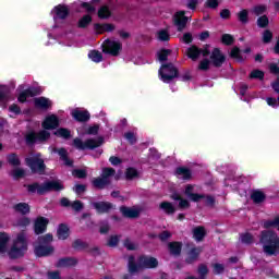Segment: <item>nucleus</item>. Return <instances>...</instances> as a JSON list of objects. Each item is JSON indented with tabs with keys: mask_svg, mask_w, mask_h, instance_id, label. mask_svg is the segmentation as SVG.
Segmentation results:
<instances>
[{
	"mask_svg": "<svg viewBox=\"0 0 279 279\" xmlns=\"http://www.w3.org/2000/svg\"><path fill=\"white\" fill-rule=\"evenodd\" d=\"M10 241H12V235L8 232L0 231V254H8L9 258H21V256H25L28 246L27 233L25 231L17 233L11 245Z\"/></svg>",
	"mask_w": 279,
	"mask_h": 279,
	"instance_id": "nucleus-1",
	"label": "nucleus"
},
{
	"mask_svg": "<svg viewBox=\"0 0 279 279\" xmlns=\"http://www.w3.org/2000/svg\"><path fill=\"white\" fill-rule=\"evenodd\" d=\"M128 267L129 274H138L142 269H156L158 267V259L151 256H141L136 264L134 257L130 256Z\"/></svg>",
	"mask_w": 279,
	"mask_h": 279,
	"instance_id": "nucleus-2",
	"label": "nucleus"
},
{
	"mask_svg": "<svg viewBox=\"0 0 279 279\" xmlns=\"http://www.w3.org/2000/svg\"><path fill=\"white\" fill-rule=\"evenodd\" d=\"M260 242L264 245V252L268 256H274L279 252V236L274 231H264Z\"/></svg>",
	"mask_w": 279,
	"mask_h": 279,
	"instance_id": "nucleus-3",
	"label": "nucleus"
},
{
	"mask_svg": "<svg viewBox=\"0 0 279 279\" xmlns=\"http://www.w3.org/2000/svg\"><path fill=\"white\" fill-rule=\"evenodd\" d=\"M28 193H38V195H45V193H49V191H62L64 189V185H62L61 181L54 180V181H48L44 184H29L26 186Z\"/></svg>",
	"mask_w": 279,
	"mask_h": 279,
	"instance_id": "nucleus-4",
	"label": "nucleus"
},
{
	"mask_svg": "<svg viewBox=\"0 0 279 279\" xmlns=\"http://www.w3.org/2000/svg\"><path fill=\"white\" fill-rule=\"evenodd\" d=\"M73 145L74 147H76V149H95L96 147H100V145H104V138H90L83 142L82 140L76 137L73 141Z\"/></svg>",
	"mask_w": 279,
	"mask_h": 279,
	"instance_id": "nucleus-5",
	"label": "nucleus"
},
{
	"mask_svg": "<svg viewBox=\"0 0 279 279\" xmlns=\"http://www.w3.org/2000/svg\"><path fill=\"white\" fill-rule=\"evenodd\" d=\"M159 76L161 82L169 84V82L178 77V69H175V66H173L171 63L162 64L159 70Z\"/></svg>",
	"mask_w": 279,
	"mask_h": 279,
	"instance_id": "nucleus-6",
	"label": "nucleus"
},
{
	"mask_svg": "<svg viewBox=\"0 0 279 279\" xmlns=\"http://www.w3.org/2000/svg\"><path fill=\"white\" fill-rule=\"evenodd\" d=\"M26 165L34 173H43V171H45V161L39 155H31L27 157Z\"/></svg>",
	"mask_w": 279,
	"mask_h": 279,
	"instance_id": "nucleus-7",
	"label": "nucleus"
},
{
	"mask_svg": "<svg viewBox=\"0 0 279 279\" xmlns=\"http://www.w3.org/2000/svg\"><path fill=\"white\" fill-rule=\"evenodd\" d=\"M112 175H114V169L104 168L101 177L93 181L94 186H96V189H104V186H108V184H110V178H112Z\"/></svg>",
	"mask_w": 279,
	"mask_h": 279,
	"instance_id": "nucleus-8",
	"label": "nucleus"
},
{
	"mask_svg": "<svg viewBox=\"0 0 279 279\" xmlns=\"http://www.w3.org/2000/svg\"><path fill=\"white\" fill-rule=\"evenodd\" d=\"M104 53H109L110 56H119L121 51V43L114 40H106L102 44Z\"/></svg>",
	"mask_w": 279,
	"mask_h": 279,
	"instance_id": "nucleus-9",
	"label": "nucleus"
},
{
	"mask_svg": "<svg viewBox=\"0 0 279 279\" xmlns=\"http://www.w3.org/2000/svg\"><path fill=\"white\" fill-rule=\"evenodd\" d=\"M51 134L49 131H41L39 133H28L26 135V142L32 145V143H43V141H47Z\"/></svg>",
	"mask_w": 279,
	"mask_h": 279,
	"instance_id": "nucleus-10",
	"label": "nucleus"
},
{
	"mask_svg": "<svg viewBox=\"0 0 279 279\" xmlns=\"http://www.w3.org/2000/svg\"><path fill=\"white\" fill-rule=\"evenodd\" d=\"M201 56H203V58H207V56H210V50L208 48L199 49L197 46H192L187 49V57L191 60L195 61Z\"/></svg>",
	"mask_w": 279,
	"mask_h": 279,
	"instance_id": "nucleus-11",
	"label": "nucleus"
},
{
	"mask_svg": "<svg viewBox=\"0 0 279 279\" xmlns=\"http://www.w3.org/2000/svg\"><path fill=\"white\" fill-rule=\"evenodd\" d=\"M186 12L179 11L174 14V25L178 27L179 32H182L186 27V23H189V16L185 15Z\"/></svg>",
	"mask_w": 279,
	"mask_h": 279,
	"instance_id": "nucleus-12",
	"label": "nucleus"
},
{
	"mask_svg": "<svg viewBox=\"0 0 279 279\" xmlns=\"http://www.w3.org/2000/svg\"><path fill=\"white\" fill-rule=\"evenodd\" d=\"M54 21H64L69 16V8L59 4L52 10Z\"/></svg>",
	"mask_w": 279,
	"mask_h": 279,
	"instance_id": "nucleus-13",
	"label": "nucleus"
},
{
	"mask_svg": "<svg viewBox=\"0 0 279 279\" xmlns=\"http://www.w3.org/2000/svg\"><path fill=\"white\" fill-rule=\"evenodd\" d=\"M58 125H60V120L56 114L48 116L43 122V128L45 130H56Z\"/></svg>",
	"mask_w": 279,
	"mask_h": 279,
	"instance_id": "nucleus-14",
	"label": "nucleus"
},
{
	"mask_svg": "<svg viewBox=\"0 0 279 279\" xmlns=\"http://www.w3.org/2000/svg\"><path fill=\"white\" fill-rule=\"evenodd\" d=\"M184 195H186L189 197V199H191L192 202H199V199H202V197H204V196L197 194V186H195V185H186Z\"/></svg>",
	"mask_w": 279,
	"mask_h": 279,
	"instance_id": "nucleus-15",
	"label": "nucleus"
},
{
	"mask_svg": "<svg viewBox=\"0 0 279 279\" xmlns=\"http://www.w3.org/2000/svg\"><path fill=\"white\" fill-rule=\"evenodd\" d=\"M120 210L123 217H128L129 219H136L141 215L140 207H121Z\"/></svg>",
	"mask_w": 279,
	"mask_h": 279,
	"instance_id": "nucleus-16",
	"label": "nucleus"
},
{
	"mask_svg": "<svg viewBox=\"0 0 279 279\" xmlns=\"http://www.w3.org/2000/svg\"><path fill=\"white\" fill-rule=\"evenodd\" d=\"M210 60L214 66H221L226 60V57H223V54L221 53V50H219L218 48H215L211 51Z\"/></svg>",
	"mask_w": 279,
	"mask_h": 279,
	"instance_id": "nucleus-17",
	"label": "nucleus"
},
{
	"mask_svg": "<svg viewBox=\"0 0 279 279\" xmlns=\"http://www.w3.org/2000/svg\"><path fill=\"white\" fill-rule=\"evenodd\" d=\"M49 225V219L45 217H39L35 220V234H43L45 230H47V226Z\"/></svg>",
	"mask_w": 279,
	"mask_h": 279,
	"instance_id": "nucleus-18",
	"label": "nucleus"
},
{
	"mask_svg": "<svg viewBox=\"0 0 279 279\" xmlns=\"http://www.w3.org/2000/svg\"><path fill=\"white\" fill-rule=\"evenodd\" d=\"M71 114L75 121H88L90 119V113L81 109H73Z\"/></svg>",
	"mask_w": 279,
	"mask_h": 279,
	"instance_id": "nucleus-19",
	"label": "nucleus"
},
{
	"mask_svg": "<svg viewBox=\"0 0 279 279\" xmlns=\"http://www.w3.org/2000/svg\"><path fill=\"white\" fill-rule=\"evenodd\" d=\"M36 256H49L53 254V248L50 245H37L35 246Z\"/></svg>",
	"mask_w": 279,
	"mask_h": 279,
	"instance_id": "nucleus-20",
	"label": "nucleus"
},
{
	"mask_svg": "<svg viewBox=\"0 0 279 279\" xmlns=\"http://www.w3.org/2000/svg\"><path fill=\"white\" fill-rule=\"evenodd\" d=\"M71 234L69 227L66 225H60L57 230V236L60 239V241H65V239H69V235Z\"/></svg>",
	"mask_w": 279,
	"mask_h": 279,
	"instance_id": "nucleus-21",
	"label": "nucleus"
},
{
	"mask_svg": "<svg viewBox=\"0 0 279 279\" xmlns=\"http://www.w3.org/2000/svg\"><path fill=\"white\" fill-rule=\"evenodd\" d=\"M35 106L41 110H47V108H51V100L45 97L35 98Z\"/></svg>",
	"mask_w": 279,
	"mask_h": 279,
	"instance_id": "nucleus-22",
	"label": "nucleus"
},
{
	"mask_svg": "<svg viewBox=\"0 0 279 279\" xmlns=\"http://www.w3.org/2000/svg\"><path fill=\"white\" fill-rule=\"evenodd\" d=\"M52 151L54 154H59L61 160H63L64 165H66L68 167H71V165H73V161H71L68 157V153H66V149L64 148H53Z\"/></svg>",
	"mask_w": 279,
	"mask_h": 279,
	"instance_id": "nucleus-23",
	"label": "nucleus"
},
{
	"mask_svg": "<svg viewBox=\"0 0 279 279\" xmlns=\"http://www.w3.org/2000/svg\"><path fill=\"white\" fill-rule=\"evenodd\" d=\"M74 265H77V259L73 257L61 258L57 263V267H74Z\"/></svg>",
	"mask_w": 279,
	"mask_h": 279,
	"instance_id": "nucleus-24",
	"label": "nucleus"
},
{
	"mask_svg": "<svg viewBox=\"0 0 279 279\" xmlns=\"http://www.w3.org/2000/svg\"><path fill=\"white\" fill-rule=\"evenodd\" d=\"M238 21L242 23V25H247L250 23V11L243 9L236 13Z\"/></svg>",
	"mask_w": 279,
	"mask_h": 279,
	"instance_id": "nucleus-25",
	"label": "nucleus"
},
{
	"mask_svg": "<svg viewBox=\"0 0 279 279\" xmlns=\"http://www.w3.org/2000/svg\"><path fill=\"white\" fill-rule=\"evenodd\" d=\"M177 177L179 180H191V170L181 167L177 169Z\"/></svg>",
	"mask_w": 279,
	"mask_h": 279,
	"instance_id": "nucleus-26",
	"label": "nucleus"
},
{
	"mask_svg": "<svg viewBox=\"0 0 279 279\" xmlns=\"http://www.w3.org/2000/svg\"><path fill=\"white\" fill-rule=\"evenodd\" d=\"M13 210H15V213H20L21 215H27L29 214V205L27 203H19L13 206Z\"/></svg>",
	"mask_w": 279,
	"mask_h": 279,
	"instance_id": "nucleus-27",
	"label": "nucleus"
},
{
	"mask_svg": "<svg viewBox=\"0 0 279 279\" xmlns=\"http://www.w3.org/2000/svg\"><path fill=\"white\" fill-rule=\"evenodd\" d=\"M34 95H36V89L28 88L20 94L19 101H21V104H25V101H27V97H34Z\"/></svg>",
	"mask_w": 279,
	"mask_h": 279,
	"instance_id": "nucleus-28",
	"label": "nucleus"
},
{
	"mask_svg": "<svg viewBox=\"0 0 279 279\" xmlns=\"http://www.w3.org/2000/svg\"><path fill=\"white\" fill-rule=\"evenodd\" d=\"M193 236L195 241H203L206 236V229L204 227H196L193 229Z\"/></svg>",
	"mask_w": 279,
	"mask_h": 279,
	"instance_id": "nucleus-29",
	"label": "nucleus"
},
{
	"mask_svg": "<svg viewBox=\"0 0 279 279\" xmlns=\"http://www.w3.org/2000/svg\"><path fill=\"white\" fill-rule=\"evenodd\" d=\"M199 254H202V247L192 248L187 254V263H193V260H197Z\"/></svg>",
	"mask_w": 279,
	"mask_h": 279,
	"instance_id": "nucleus-30",
	"label": "nucleus"
},
{
	"mask_svg": "<svg viewBox=\"0 0 279 279\" xmlns=\"http://www.w3.org/2000/svg\"><path fill=\"white\" fill-rule=\"evenodd\" d=\"M170 254H173V256H178L182 252V244L179 242H171L169 245Z\"/></svg>",
	"mask_w": 279,
	"mask_h": 279,
	"instance_id": "nucleus-31",
	"label": "nucleus"
},
{
	"mask_svg": "<svg viewBox=\"0 0 279 279\" xmlns=\"http://www.w3.org/2000/svg\"><path fill=\"white\" fill-rule=\"evenodd\" d=\"M94 208H96V210L98 213H108V210H110V208H112V204H110V203H94Z\"/></svg>",
	"mask_w": 279,
	"mask_h": 279,
	"instance_id": "nucleus-32",
	"label": "nucleus"
},
{
	"mask_svg": "<svg viewBox=\"0 0 279 279\" xmlns=\"http://www.w3.org/2000/svg\"><path fill=\"white\" fill-rule=\"evenodd\" d=\"M88 58L92 62L99 63L104 60V56L98 50H92L88 52Z\"/></svg>",
	"mask_w": 279,
	"mask_h": 279,
	"instance_id": "nucleus-33",
	"label": "nucleus"
},
{
	"mask_svg": "<svg viewBox=\"0 0 279 279\" xmlns=\"http://www.w3.org/2000/svg\"><path fill=\"white\" fill-rule=\"evenodd\" d=\"M95 29L98 34H104V32H112L114 29V25L112 24H96Z\"/></svg>",
	"mask_w": 279,
	"mask_h": 279,
	"instance_id": "nucleus-34",
	"label": "nucleus"
},
{
	"mask_svg": "<svg viewBox=\"0 0 279 279\" xmlns=\"http://www.w3.org/2000/svg\"><path fill=\"white\" fill-rule=\"evenodd\" d=\"M29 223H32V220H29V218H27V217H22V218L15 220V221L13 222V226H14L15 228H27V226H29Z\"/></svg>",
	"mask_w": 279,
	"mask_h": 279,
	"instance_id": "nucleus-35",
	"label": "nucleus"
},
{
	"mask_svg": "<svg viewBox=\"0 0 279 279\" xmlns=\"http://www.w3.org/2000/svg\"><path fill=\"white\" fill-rule=\"evenodd\" d=\"M172 199L179 202V208H189L191 206V203H189L186 199H183L179 194L172 195Z\"/></svg>",
	"mask_w": 279,
	"mask_h": 279,
	"instance_id": "nucleus-36",
	"label": "nucleus"
},
{
	"mask_svg": "<svg viewBox=\"0 0 279 279\" xmlns=\"http://www.w3.org/2000/svg\"><path fill=\"white\" fill-rule=\"evenodd\" d=\"M160 208L161 210H165L167 215H173V213H175V207L169 202L161 203Z\"/></svg>",
	"mask_w": 279,
	"mask_h": 279,
	"instance_id": "nucleus-37",
	"label": "nucleus"
},
{
	"mask_svg": "<svg viewBox=\"0 0 279 279\" xmlns=\"http://www.w3.org/2000/svg\"><path fill=\"white\" fill-rule=\"evenodd\" d=\"M8 101V86H0V106H5Z\"/></svg>",
	"mask_w": 279,
	"mask_h": 279,
	"instance_id": "nucleus-38",
	"label": "nucleus"
},
{
	"mask_svg": "<svg viewBox=\"0 0 279 279\" xmlns=\"http://www.w3.org/2000/svg\"><path fill=\"white\" fill-rule=\"evenodd\" d=\"M10 175L13 177L14 180H20V178L25 177V170L22 168H15L11 171Z\"/></svg>",
	"mask_w": 279,
	"mask_h": 279,
	"instance_id": "nucleus-39",
	"label": "nucleus"
},
{
	"mask_svg": "<svg viewBox=\"0 0 279 279\" xmlns=\"http://www.w3.org/2000/svg\"><path fill=\"white\" fill-rule=\"evenodd\" d=\"M251 197L255 204H260V202L265 201V194L259 191L254 192Z\"/></svg>",
	"mask_w": 279,
	"mask_h": 279,
	"instance_id": "nucleus-40",
	"label": "nucleus"
},
{
	"mask_svg": "<svg viewBox=\"0 0 279 279\" xmlns=\"http://www.w3.org/2000/svg\"><path fill=\"white\" fill-rule=\"evenodd\" d=\"M7 160L9 165H12L13 167H19V165H21V160L19 159V156H16L15 154L9 155L7 157Z\"/></svg>",
	"mask_w": 279,
	"mask_h": 279,
	"instance_id": "nucleus-41",
	"label": "nucleus"
},
{
	"mask_svg": "<svg viewBox=\"0 0 279 279\" xmlns=\"http://www.w3.org/2000/svg\"><path fill=\"white\" fill-rule=\"evenodd\" d=\"M265 77V72L260 70H253L250 74L251 80H263Z\"/></svg>",
	"mask_w": 279,
	"mask_h": 279,
	"instance_id": "nucleus-42",
	"label": "nucleus"
},
{
	"mask_svg": "<svg viewBox=\"0 0 279 279\" xmlns=\"http://www.w3.org/2000/svg\"><path fill=\"white\" fill-rule=\"evenodd\" d=\"M54 134L56 136H60V138H69L71 136V131L66 129H59Z\"/></svg>",
	"mask_w": 279,
	"mask_h": 279,
	"instance_id": "nucleus-43",
	"label": "nucleus"
},
{
	"mask_svg": "<svg viewBox=\"0 0 279 279\" xmlns=\"http://www.w3.org/2000/svg\"><path fill=\"white\" fill-rule=\"evenodd\" d=\"M92 21L93 17L90 15H85L78 21V27H87Z\"/></svg>",
	"mask_w": 279,
	"mask_h": 279,
	"instance_id": "nucleus-44",
	"label": "nucleus"
},
{
	"mask_svg": "<svg viewBox=\"0 0 279 279\" xmlns=\"http://www.w3.org/2000/svg\"><path fill=\"white\" fill-rule=\"evenodd\" d=\"M231 58L238 60V62H243V57H241V50L235 47L231 50Z\"/></svg>",
	"mask_w": 279,
	"mask_h": 279,
	"instance_id": "nucleus-45",
	"label": "nucleus"
},
{
	"mask_svg": "<svg viewBox=\"0 0 279 279\" xmlns=\"http://www.w3.org/2000/svg\"><path fill=\"white\" fill-rule=\"evenodd\" d=\"M99 19H108L110 16V9L108 7H102L98 11Z\"/></svg>",
	"mask_w": 279,
	"mask_h": 279,
	"instance_id": "nucleus-46",
	"label": "nucleus"
},
{
	"mask_svg": "<svg viewBox=\"0 0 279 279\" xmlns=\"http://www.w3.org/2000/svg\"><path fill=\"white\" fill-rule=\"evenodd\" d=\"M170 53H171V50H160L158 52V60H159V62L167 61V58H169Z\"/></svg>",
	"mask_w": 279,
	"mask_h": 279,
	"instance_id": "nucleus-47",
	"label": "nucleus"
},
{
	"mask_svg": "<svg viewBox=\"0 0 279 279\" xmlns=\"http://www.w3.org/2000/svg\"><path fill=\"white\" fill-rule=\"evenodd\" d=\"M199 71H208L210 69V61L208 59H203L198 64Z\"/></svg>",
	"mask_w": 279,
	"mask_h": 279,
	"instance_id": "nucleus-48",
	"label": "nucleus"
},
{
	"mask_svg": "<svg viewBox=\"0 0 279 279\" xmlns=\"http://www.w3.org/2000/svg\"><path fill=\"white\" fill-rule=\"evenodd\" d=\"M241 241L246 245H250V243H254V236L250 233H244L241 235Z\"/></svg>",
	"mask_w": 279,
	"mask_h": 279,
	"instance_id": "nucleus-49",
	"label": "nucleus"
},
{
	"mask_svg": "<svg viewBox=\"0 0 279 279\" xmlns=\"http://www.w3.org/2000/svg\"><path fill=\"white\" fill-rule=\"evenodd\" d=\"M257 25L258 27H267L269 25V19L266 15L258 17Z\"/></svg>",
	"mask_w": 279,
	"mask_h": 279,
	"instance_id": "nucleus-50",
	"label": "nucleus"
},
{
	"mask_svg": "<svg viewBox=\"0 0 279 279\" xmlns=\"http://www.w3.org/2000/svg\"><path fill=\"white\" fill-rule=\"evenodd\" d=\"M265 228H278L279 230V218L265 222Z\"/></svg>",
	"mask_w": 279,
	"mask_h": 279,
	"instance_id": "nucleus-51",
	"label": "nucleus"
},
{
	"mask_svg": "<svg viewBox=\"0 0 279 279\" xmlns=\"http://www.w3.org/2000/svg\"><path fill=\"white\" fill-rule=\"evenodd\" d=\"M267 10V7L265 5H257L253 8V14L256 16H260V14H264V12Z\"/></svg>",
	"mask_w": 279,
	"mask_h": 279,
	"instance_id": "nucleus-52",
	"label": "nucleus"
},
{
	"mask_svg": "<svg viewBox=\"0 0 279 279\" xmlns=\"http://www.w3.org/2000/svg\"><path fill=\"white\" fill-rule=\"evenodd\" d=\"M97 132H99V126L98 125H94V126L85 128V132H83L82 134L95 135V134H97Z\"/></svg>",
	"mask_w": 279,
	"mask_h": 279,
	"instance_id": "nucleus-53",
	"label": "nucleus"
},
{
	"mask_svg": "<svg viewBox=\"0 0 279 279\" xmlns=\"http://www.w3.org/2000/svg\"><path fill=\"white\" fill-rule=\"evenodd\" d=\"M138 175V171L134 168H129L126 170V178L128 180H133V178H136Z\"/></svg>",
	"mask_w": 279,
	"mask_h": 279,
	"instance_id": "nucleus-54",
	"label": "nucleus"
},
{
	"mask_svg": "<svg viewBox=\"0 0 279 279\" xmlns=\"http://www.w3.org/2000/svg\"><path fill=\"white\" fill-rule=\"evenodd\" d=\"M222 43L223 45H232V43H234V37L230 34H225L222 35Z\"/></svg>",
	"mask_w": 279,
	"mask_h": 279,
	"instance_id": "nucleus-55",
	"label": "nucleus"
},
{
	"mask_svg": "<svg viewBox=\"0 0 279 279\" xmlns=\"http://www.w3.org/2000/svg\"><path fill=\"white\" fill-rule=\"evenodd\" d=\"M119 244V236L118 235H112L109 238L108 245L109 247H117Z\"/></svg>",
	"mask_w": 279,
	"mask_h": 279,
	"instance_id": "nucleus-56",
	"label": "nucleus"
},
{
	"mask_svg": "<svg viewBox=\"0 0 279 279\" xmlns=\"http://www.w3.org/2000/svg\"><path fill=\"white\" fill-rule=\"evenodd\" d=\"M51 241H53V235L51 233L39 238V243H51Z\"/></svg>",
	"mask_w": 279,
	"mask_h": 279,
	"instance_id": "nucleus-57",
	"label": "nucleus"
},
{
	"mask_svg": "<svg viewBox=\"0 0 279 279\" xmlns=\"http://www.w3.org/2000/svg\"><path fill=\"white\" fill-rule=\"evenodd\" d=\"M266 102L268 106H270L271 108H278V99L274 98V97H268L266 98Z\"/></svg>",
	"mask_w": 279,
	"mask_h": 279,
	"instance_id": "nucleus-58",
	"label": "nucleus"
},
{
	"mask_svg": "<svg viewBox=\"0 0 279 279\" xmlns=\"http://www.w3.org/2000/svg\"><path fill=\"white\" fill-rule=\"evenodd\" d=\"M72 174L74 175V178H86V170L76 169L73 170Z\"/></svg>",
	"mask_w": 279,
	"mask_h": 279,
	"instance_id": "nucleus-59",
	"label": "nucleus"
},
{
	"mask_svg": "<svg viewBox=\"0 0 279 279\" xmlns=\"http://www.w3.org/2000/svg\"><path fill=\"white\" fill-rule=\"evenodd\" d=\"M124 246L126 247V250H137L138 244L130 241V240H125L124 241Z\"/></svg>",
	"mask_w": 279,
	"mask_h": 279,
	"instance_id": "nucleus-60",
	"label": "nucleus"
},
{
	"mask_svg": "<svg viewBox=\"0 0 279 279\" xmlns=\"http://www.w3.org/2000/svg\"><path fill=\"white\" fill-rule=\"evenodd\" d=\"M271 38H274V34H271L270 31H265L263 34L264 43H271Z\"/></svg>",
	"mask_w": 279,
	"mask_h": 279,
	"instance_id": "nucleus-61",
	"label": "nucleus"
},
{
	"mask_svg": "<svg viewBox=\"0 0 279 279\" xmlns=\"http://www.w3.org/2000/svg\"><path fill=\"white\" fill-rule=\"evenodd\" d=\"M71 208H73V210L80 211L82 210V208H84V205L82 204V202L75 201L71 203Z\"/></svg>",
	"mask_w": 279,
	"mask_h": 279,
	"instance_id": "nucleus-62",
	"label": "nucleus"
},
{
	"mask_svg": "<svg viewBox=\"0 0 279 279\" xmlns=\"http://www.w3.org/2000/svg\"><path fill=\"white\" fill-rule=\"evenodd\" d=\"M158 38L160 39V40H163V41H167V40H169V33L167 32V31H160L159 33H158Z\"/></svg>",
	"mask_w": 279,
	"mask_h": 279,
	"instance_id": "nucleus-63",
	"label": "nucleus"
},
{
	"mask_svg": "<svg viewBox=\"0 0 279 279\" xmlns=\"http://www.w3.org/2000/svg\"><path fill=\"white\" fill-rule=\"evenodd\" d=\"M214 274H223V265L214 264Z\"/></svg>",
	"mask_w": 279,
	"mask_h": 279,
	"instance_id": "nucleus-64",
	"label": "nucleus"
}]
</instances>
